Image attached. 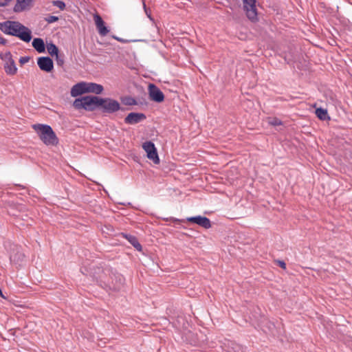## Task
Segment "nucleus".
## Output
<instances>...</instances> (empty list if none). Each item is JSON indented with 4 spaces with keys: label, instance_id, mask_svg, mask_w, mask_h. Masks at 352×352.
Segmentation results:
<instances>
[{
    "label": "nucleus",
    "instance_id": "obj_12",
    "mask_svg": "<svg viewBox=\"0 0 352 352\" xmlns=\"http://www.w3.org/2000/svg\"><path fill=\"white\" fill-rule=\"evenodd\" d=\"M31 7V0H16L14 7V11L21 12L29 9Z\"/></svg>",
    "mask_w": 352,
    "mask_h": 352
},
{
    "label": "nucleus",
    "instance_id": "obj_16",
    "mask_svg": "<svg viewBox=\"0 0 352 352\" xmlns=\"http://www.w3.org/2000/svg\"><path fill=\"white\" fill-rule=\"evenodd\" d=\"M315 113L316 116L321 120H329V117L326 109L322 108H317Z\"/></svg>",
    "mask_w": 352,
    "mask_h": 352
},
{
    "label": "nucleus",
    "instance_id": "obj_5",
    "mask_svg": "<svg viewBox=\"0 0 352 352\" xmlns=\"http://www.w3.org/2000/svg\"><path fill=\"white\" fill-rule=\"evenodd\" d=\"M256 0H243V8L247 17L252 22L258 21Z\"/></svg>",
    "mask_w": 352,
    "mask_h": 352
},
{
    "label": "nucleus",
    "instance_id": "obj_9",
    "mask_svg": "<svg viewBox=\"0 0 352 352\" xmlns=\"http://www.w3.org/2000/svg\"><path fill=\"white\" fill-rule=\"evenodd\" d=\"M146 118V116L142 113L132 112L124 118V122L128 124H135L144 120Z\"/></svg>",
    "mask_w": 352,
    "mask_h": 352
},
{
    "label": "nucleus",
    "instance_id": "obj_21",
    "mask_svg": "<svg viewBox=\"0 0 352 352\" xmlns=\"http://www.w3.org/2000/svg\"><path fill=\"white\" fill-rule=\"evenodd\" d=\"M58 20V18L56 16H49L47 18H46V21L49 23H54V22H56Z\"/></svg>",
    "mask_w": 352,
    "mask_h": 352
},
{
    "label": "nucleus",
    "instance_id": "obj_10",
    "mask_svg": "<svg viewBox=\"0 0 352 352\" xmlns=\"http://www.w3.org/2000/svg\"><path fill=\"white\" fill-rule=\"evenodd\" d=\"M39 68L45 72H50L53 69L54 65L52 60L49 57H40L37 60Z\"/></svg>",
    "mask_w": 352,
    "mask_h": 352
},
{
    "label": "nucleus",
    "instance_id": "obj_20",
    "mask_svg": "<svg viewBox=\"0 0 352 352\" xmlns=\"http://www.w3.org/2000/svg\"><path fill=\"white\" fill-rule=\"evenodd\" d=\"M54 5L60 8V10H63L65 7V3L61 1H54Z\"/></svg>",
    "mask_w": 352,
    "mask_h": 352
},
{
    "label": "nucleus",
    "instance_id": "obj_24",
    "mask_svg": "<svg viewBox=\"0 0 352 352\" xmlns=\"http://www.w3.org/2000/svg\"><path fill=\"white\" fill-rule=\"evenodd\" d=\"M28 60H29V58H27V57H22V58L20 59V63H25L28 62Z\"/></svg>",
    "mask_w": 352,
    "mask_h": 352
},
{
    "label": "nucleus",
    "instance_id": "obj_14",
    "mask_svg": "<svg viewBox=\"0 0 352 352\" xmlns=\"http://www.w3.org/2000/svg\"><path fill=\"white\" fill-rule=\"evenodd\" d=\"M4 69L7 74L14 75L17 72V68L16 67L14 60L10 62L5 63Z\"/></svg>",
    "mask_w": 352,
    "mask_h": 352
},
{
    "label": "nucleus",
    "instance_id": "obj_3",
    "mask_svg": "<svg viewBox=\"0 0 352 352\" xmlns=\"http://www.w3.org/2000/svg\"><path fill=\"white\" fill-rule=\"evenodd\" d=\"M32 128L45 145L56 146L58 144V139L50 126L43 124H36L32 125Z\"/></svg>",
    "mask_w": 352,
    "mask_h": 352
},
{
    "label": "nucleus",
    "instance_id": "obj_8",
    "mask_svg": "<svg viewBox=\"0 0 352 352\" xmlns=\"http://www.w3.org/2000/svg\"><path fill=\"white\" fill-rule=\"evenodd\" d=\"M187 221L190 223H196L201 227L208 229L211 227V223L208 218L202 216H196L187 218Z\"/></svg>",
    "mask_w": 352,
    "mask_h": 352
},
{
    "label": "nucleus",
    "instance_id": "obj_13",
    "mask_svg": "<svg viewBox=\"0 0 352 352\" xmlns=\"http://www.w3.org/2000/svg\"><path fill=\"white\" fill-rule=\"evenodd\" d=\"M32 46L39 53L45 52V44L42 38H34L32 41Z\"/></svg>",
    "mask_w": 352,
    "mask_h": 352
},
{
    "label": "nucleus",
    "instance_id": "obj_4",
    "mask_svg": "<svg viewBox=\"0 0 352 352\" xmlns=\"http://www.w3.org/2000/svg\"><path fill=\"white\" fill-rule=\"evenodd\" d=\"M103 89V87L101 85L95 82H80L72 87L71 95L73 97H76L85 93L100 94L102 92Z\"/></svg>",
    "mask_w": 352,
    "mask_h": 352
},
{
    "label": "nucleus",
    "instance_id": "obj_26",
    "mask_svg": "<svg viewBox=\"0 0 352 352\" xmlns=\"http://www.w3.org/2000/svg\"><path fill=\"white\" fill-rule=\"evenodd\" d=\"M2 41H3V38H1V40H0V43H3Z\"/></svg>",
    "mask_w": 352,
    "mask_h": 352
},
{
    "label": "nucleus",
    "instance_id": "obj_7",
    "mask_svg": "<svg viewBox=\"0 0 352 352\" xmlns=\"http://www.w3.org/2000/svg\"><path fill=\"white\" fill-rule=\"evenodd\" d=\"M148 94L151 100L153 101L162 102L164 100V95L162 91L153 84L148 85Z\"/></svg>",
    "mask_w": 352,
    "mask_h": 352
},
{
    "label": "nucleus",
    "instance_id": "obj_19",
    "mask_svg": "<svg viewBox=\"0 0 352 352\" xmlns=\"http://www.w3.org/2000/svg\"><path fill=\"white\" fill-rule=\"evenodd\" d=\"M0 58L5 62V63L13 60V59L12 58V54L9 52H6L4 54H1Z\"/></svg>",
    "mask_w": 352,
    "mask_h": 352
},
{
    "label": "nucleus",
    "instance_id": "obj_25",
    "mask_svg": "<svg viewBox=\"0 0 352 352\" xmlns=\"http://www.w3.org/2000/svg\"><path fill=\"white\" fill-rule=\"evenodd\" d=\"M0 296L2 297L3 298H6V297L4 296V295L2 293V291L1 289H0Z\"/></svg>",
    "mask_w": 352,
    "mask_h": 352
},
{
    "label": "nucleus",
    "instance_id": "obj_11",
    "mask_svg": "<svg viewBox=\"0 0 352 352\" xmlns=\"http://www.w3.org/2000/svg\"><path fill=\"white\" fill-rule=\"evenodd\" d=\"M94 20L96 26V28L98 31V33L104 36H106L109 33V30L104 25V22L101 18L100 15L98 14H94Z\"/></svg>",
    "mask_w": 352,
    "mask_h": 352
},
{
    "label": "nucleus",
    "instance_id": "obj_1",
    "mask_svg": "<svg viewBox=\"0 0 352 352\" xmlns=\"http://www.w3.org/2000/svg\"><path fill=\"white\" fill-rule=\"evenodd\" d=\"M73 106L76 109H84L92 111L95 107H101L104 112L113 113L120 108V103L111 98H100L97 96H84L74 100Z\"/></svg>",
    "mask_w": 352,
    "mask_h": 352
},
{
    "label": "nucleus",
    "instance_id": "obj_15",
    "mask_svg": "<svg viewBox=\"0 0 352 352\" xmlns=\"http://www.w3.org/2000/svg\"><path fill=\"white\" fill-rule=\"evenodd\" d=\"M124 237L138 251L141 252L142 250V245L138 242L137 238L132 235L124 234Z\"/></svg>",
    "mask_w": 352,
    "mask_h": 352
},
{
    "label": "nucleus",
    "instance_id": "obj_2",
    "mask_svg": "<svg viewBox=\"0 0 352 352\" xmlns=\"http://www.w3.org/2000/svg\"><path fill=\"white\" fill-rule=\"evenodd\" d=\"M0 29L5 34L16 36L26 43H29L32 39L31 30L19 21H7L1 23Z\"/></svg>",
    "mask_w": 352,
    "mask_h": 352
},
{
    "label": "nucleus",
    "instance_id": "obj_18",
    "mask_svg": "<svg viewBox=\"0 0 352 352\" xmlns=\"http://www.w3.org/2000/svg\"><path fill=\"white\" fill-rule=\"evenodd\" d=\"M47 50L51 56L55 55L58 58V49L54 43L47 44Z\"/></svg>",
    "mask_w": 352,
    "mask_h": 352
},
{
    "label": "nucleus",
    "instance_id": "obj_22",
    "mask_svg": "<svg viewBox=\"0 0 352 352\" xmlns=\"http://www.w3.org/2000/svg\"><path fill=\"white\" fill-rule=\"evenodd\" d=\"M277 263L278 265L283 269L285 270L286 269V264L284 261H277Z\"/></svg>",
    "mask_w": 352,
    "mask_h": 352
},
{
    "label": "nucleus",
    "instance_id": "obj_17",
    "mask_svg": "<svg viewBox=\"0 0 352 352\" xmlns=\"http://www.w3.org/2000/svg\"><path fill=\"white\" fill-rule=\"evenodd\" d=\"M267 122L271 126H280L283 124L282 121L276 117H268L266 118Z\"/></svg>",
    "mask_w": 352,
    "mask_h": 352
},
{
    "label": "nucleus",
    "instance_id": "obj_23",
    "mask_svg": "<svg viewBox=\"0 0 352 352\" xmlns=\"http://www.w3.org/2000/svg\"><path fill=\"white\" fill-rule=\"evenodd\" d=\"M8 0H0V6L3 7L8 4Z\"/></svg>",
    "mask_w": 352,
    "mask_h": 352
},
{
    "label": "nucleus",
    "instance_id": "obj_27",
    "mask_svg": "<svg viewBox=\"0 0 352 352\" xmlns=\"http://www.w3.org/2000/svg\"><path fill=\"white\" fill-rule=\"evenodd\" d=\"M2 41H3V38H1V40H0V43H3Z\"/></svg>",
    "mask_w": 352,
    "mask_h": 352
},
{
    "label": "nucleus",
    "instance_id": "obj_6",
    "mask_svg": "<svg viewBox=\"0 0 352 352\" xmlns=\"http://www.w3.org/2000/svg\"><path fill=\"white\" fill-rule=\"evenodd\" d=\"M142 148L146 153V156L149 160H152L155 164H158L160 163V158L157 149L153 142L150 141L144 142L142 144Z\"/></svg>",
    "mask_w": 352,
    "mask_h": 352
}]
</instances>
